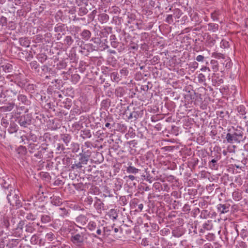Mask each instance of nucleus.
<instances>
[{"instance_id": "44", "label": "nucleus", "mask_w": 248, "mask_h": 248, "mask_svg": "<svg viewBox=\"0 0 248 248\" xmlns=\"http://www.w3.org/2000/svg\"><path fill=\"white\" fill-rule=\"evenodd\" d=\"M237 111L239 113V115L244 116L246 113V108H245V106H244L243 105L239 106L237 107Z\"/></svg>"}, {"instance_id": "6", "label": "nucleus", "mask_w": 248, "mask_h": 248, "mask_svg": "<svg viewBox=\"0 0 248 248\" xmlns=\"http://www.w3.org/2000/svg\"><path fill=\"white\" fill-rule=\"evenodd\" d=\"M238 235V232L236 228L231 230V232H227L226 238L227 240H230L231 241H234Z\"/></svg>"}, {"instance_id": "50", "label": "nucleus", "mask_w": 248, "mask_h": 248, "mask_svg": "<svg viewBox=\"0 0 248 248\" xmlns=\"http://www.w3.org/2000/svg\"><path fill=\"white\" fill-rule=\"evenodd\" d=\"M220 46L222 48H227L229 47V42L225 39H223L220 42Z\"/></svg>"}, {"instance_id": "5", "label": "nucleus", "mask_w": 248, "mask_h": 248, "mask_svg": "<svg viewBox=\"0 0 248 248\" xmlns=\"http://www.w3.org/2000/svg\"><path fill=\"white\" fill-rule=\"evenodd\" d=\"M42 214L41 215V222L43 224H46L50 222L53 217V216L46 210V211H42Z\"/></svg>"}, {"instance_id": "25", "label": "nucleus", "mask_w": 248, "mask_h": 248, "mask_svg": "<svg viewBox=\"0 0 248 248\" xmlns=\"http://www.w3.org/2000/svg\"><path fill=\"white\" fill-rule=\"evenodd\" d=\"M115 93L117 97H121L125 93V90L124 87H119L115 89Z\"/></svg>"}, {"instance_id": "14", "label": "nucleus", "mask_w": 248, "mask_h": 248, "mask_svg": "<svg viewBox=\"0 0 248 248\" xmlns=\"http://www.w3.org/2000/svg\"><path fill=\"white\" fill-rule=\"evenodd\" d=\"M88 220V218L87 217L83 215H80L76 218V221L81 225L86 224Z\"/></svg>"}, {"instance_id": "31", "label": "nucleus", "mask_w": 248, "mask_h": 248, "mask_svg": "<svg viewBox=\"0 0 248 248\" xmlns=\"http://www.w3.org/2000/svg\"><path fill=\"white\" fill-rule=\"evenodd\" d=\"M37 217V215L31 212H28L25 216V218L28 220L34 221Z\"/></svg>"}, {"instance_id": "49", "label": "nucleus", "mask_w": 248, "mask_h": 248, "mask_svg": "<svg viewBox=\"0 0 248 248\" xmlns=\"http://www.w3.org/2000/svg\"><path fill=\"white\" fill-rule=\"evenodd\" d=\"M46 150V148L42 147L41 149L37 152V153L34 155V156L39 158H42L43 157V153H44Z\"/></svg>"}, {"instance_id": "23", "label": "nucleus", "mask_w": 248, "mask_h": 248, "mask_svg": "<svg viewBox=\"0 0 248 248\" xmlns=\"http://www.w3.org/2000/svg\"><path fill=\"white\" fill-rule=\"evenodd\" d=\"M80 136L83 139L90 138L92 137L91 130L87 129L81 130Z\"/></svg>"}, {"instance_id": "54", "label": "nucleus", "mask_w": 248, "mask_h": 248, "mask_svg": "<svg viewBox=\"0 0 248 248\" xmlns=\"http://www.w3.org/2000/svg\"><path fill=\"white\" fill-rule=\"evenodd\" d=\"M172 233V235L175 237H179L183 234V233L178 229L173 230Z\"/></svg>"}, {"instance_id": "58", "label": "nucleus", "mask_w": 248, "mask_h": 248, "mask_svg": "<svg viewBox=\"0 0 248 248\" xmlns=\"http://www.w3.org/2000/svg\"><path fill=\"white\" fill-rule=\"evenodd\" d=\"M145 179L150 183H151L153 181L158 180V178L157 177L153 178V177H151L150 174H147Z\"/></svg>"}, {"instance_id": "47", "label": "nucleus", "mask_w": 248, "mask_h": 248, "mask_svg": "<svg viewBox=\"0 0 248 248\" xmlns=\"http://www.w3.org/2000/svg\"><path fill=\"white\" fill-rule=\"evenodd\" d=\"M210 216V212L207 210H203L201 211L200 217L203 219H206Z\"/></svg>"}, {"instance_id": "39", "label": "nucleus", "mask_w": 248, "mask_h": 248, "mask_svg": "<svg viewBox=\"0 0 248 248\" xmlns=\"http://www.w3.org/2000/svg\"><path fill=\"white\" fill-rule=\"evenodd\" d=\"M226 139L228 142L229 143H233V142H235V138L234 137V135L231 133H227L226 136Z\"/></svg>"}, {"instance_id": "52", "label": "nucleus", "mask_w": 248, "mask_h": 248, "mask_svg": "<svg viewBox=\"0 0 248 248\" xmlns=\"http://www.w3.org/2000/svg\"><path fill=\"white\" fill-rule=\"evenodd\" d=\"M138 48H139L138 45L133 42H130L128 46L129 50H137L138 49Z\"/></svg>"}, {"instance_id": "2", "label": "nucleus", "mask_w": 248, "mask_h": 248, "mask_svg": "<svg viewBox=\"0 0 248 248\" xmlns=\"http://www.w3.org/2000/svg\"><path fill=\"white\" fill-rule=\"evenodd\" d=\"M86 229L81 227L71 233L70 241L78 248L82 247L85 241Z\"/></svg>"}, {"instance_id": "19", "label": "nucleus", "mask_w": 248, "mask_h": 248, "mask_svg": "<svg viewBox=\"0 0 248 248\" xmlns=\"http://www.w3.org/2000/svg\"><path fill=\"white\" fill-rule=\"evenodd\" d=\"M17 100L25 105H29L31 103L30 100L28 99L27 97L25 95L22 94H19L18 95Z\"/></svg>"}, {"instance_id": "33", "label": "nucleus", "mask_w": 248, "mask_h": 248, "mask_svg": "<svg viewBox=\"0 0 248 248\" xmlns=\"http://www.w3.org/2000/svg\"><path fill=\"white\" fill-rule=\"evenodd\" d=\"M220 15H221V12L219 10H215L214 12L211 13V16L212 19L214 21H217L218 19V17L219 16H220Z\"/></svg>"}, {"instance_id": "12", "label": "nucleus", "mask_w": 248, "mask_h": 248, "mask_svg": "<svg viewBox=\"0 0 248 248\" xmlns=\"http://www.w3.org/2000/svg\"><path fill=\"white\" fill-rule=\"evenodd\" d=\"M235 138V142H240L243 139V130L241 128L236 129L235 131L232 133Z\"/></svg>"}, {"instance_id": "32", "label": "nucleus", "mask_w": 248, "mask_h": 248, "mask_svg": "<svg viewBox=\"0 0 248 248\" xmlns=\"http://www.w3.org/2000/svg\"><path fill=\"white\" fill-rule=\"evenodd\" d=\"M40 241L41 240H39V236L36 234L33 235L31 238V243L32 245L40 244Z\"/></svg>"}, {"instance_id": "46", "label": "nucleus", "mask_w": 248, "mask_h": 248, "mask_svg": "<svg viewBox=\"0 0 248 248\" xmlns=\"http://www.w3.org/2000/svg\"><path fill=\"white\" fill-rule=\"evenodd\" d=\"M45 237L49 241H52L56 238L55 234L52 232L47 233Z\"/></svg>"}, {"instance_id": "27", "label": "nucleus", "mask_w": 248, "mask_h": 248, "mask_svg": "<svg viewBox=\"0 0 248 248\" xmlns=\"http://www.w3.org/2000/svg\"><path fill=\"white\" fill-rule=\"evenodd\" d=\"M213 57L216 58V59H218V60H224L225 61H227L228 60V59L229 58L227 56H225V55H224L223 54L220 53H217V52H215V53H213L212 54V56Z\"/></svg>"}, {"instance_id": "42", "label": "nucleus", "mask_w": 248, "mask_h": 248, "mask_svg": "<svg viewBox=\"0 0 248 248\" xmlns=\"http://www.w3.org/2000/svg\"><path fill=\"white\" fill-rule=\"evenodd\" d=\"M65 148L62 144L58 143L56 147L57 153L61 154L62 153H64Z\"/></svg>"}, {"instance_id": "63", "label": "nucleus", "mask_w": 248, "mask_h": 248, "mask_svg": "<svg viewBox=\"0 0 248 248\" xmlns=\"http://www.w3.org/2000/svg\"><path fill=\"white\" fill-rule=\"evenodd\" d=\"M102 227H103L102 226H98L97 227L96 232L98 235H103V231Z\"/></svg>"}, {"instance_id": "10", "label": "nucleus", "mask_w": 248, "mask_h": 248, "mask_svg": "<svg viewBox=\"0 0 248 248\" xmlns=\"http://www.w3.org/2000/svg\"><path fill=\"white\" fill-rule=\"evenodd\" d=\"M213 227L212 220H207L203 224L202 227L200 229V232H204L205 231H209L212 229Z\"/></svg>"}, {"instance_id": "55", "label": "nucleus", "mask_w": 248, "mask_h": 248, "mask_svg": "<svg viewBox=\"0 0 248 248\" xmlns=\"http://www.w3.org/2000/svg\"><path fill=\"white\" fill-rule=\"evenodd\" d=\"M80 78V76L78 75L74 74L72 76V81L76 84L79 80Z\"/></svg>"}, {"instance_id": "15", "label": "nucleus", "mask_w": 248, "mask_h": 248, "mask_svg": "<svg viewBox=\"0 0 248 248\" xmlns=\"http://www.w3.org/2000/svg\"><path fill=\"white\" fill-rule=\"evenodd\" d=\"M242 193V191L239 189H237L235 190L232 193V199L235 201H240L243 198Z\"/></svg>"}, {"instance_id": "29", "label": "nucleus", "mask_w": 248, "mask_h": 248, "mask_svg": "<svg viewBox=\"0 0 248 248\" xmlns=\"http://www.w3.org/2000/svg\"><path fill=\"white\" fill-rule=\"evenodd\" d=\"M91 33L90 31L84 30L81 33L82 38L85 40H88L91 37Z\"/></svg>"}, {"instance_id": "9", "label": "nucleus", "mask_w": 248, "mask_h": 248, "mask_svg": "<svg viewBox=\"0 0 248 248\" xmlns=\"http://www.w3.org/2000/svg\"><path fill=\"white\" fill-rule=\"evenodd\" d=\"M108 52V62H116L118 61L119 57L115 50L109 49Z\"/></svg>"}, {"instance_id": "37", "label": "nucleus", "mask_w": 248, "mask_h": 248, "mask_svg": "<svg viewBox=\"0 0 248 248\" xmlns=\"http://www.w3.org/2000/svg\"><path fill=\"white\" fill-rule=\"evenodd\" d=\"M103 231V235L104 236H108L110 234V232L112 230H113V226H111L110 227H102Z\"/></svg>"}, {"instance_id": "36", "label": "nucleus", "mask_w": 248, "mask_h": 248, "mask_svg": "<svg viewBox=\"0 0 248 248\" xmlns=\"http://www.w3.org/2000/svg\"><path fill=\"white\" fill-rule=\"evenodd\" d=\"M111 78L113 81L118 82L121 80V78L119 74L116 72H113L111 75Z\"/></svg>"}, {"instance_id": "38", "label": "nucleus", "mask_w": 248, "mask_h": 248, "mask_svg": "<svg viewBox=\"0 0 248 248\" xmlns=\"http://www.w3.org/2000/svg\"><path fill=\"white\" fill-rule=\"evenodd\" d=\"M173 16L175 18H179L183 14L182 11L178 9L175 8L173 10Z\"/></svg>"}, {"instance_id": "57", "label": "nucleus", "mask_w": 248, "mask_h": 248, "mask_svg": "<svg viewBox=\"0 0 248 248\" xmlns=\"http://www.w3.org/2000/svg\"><path fill=\"white\" fill-rule=\"evenodd\" d=\"M199 206L202 208H206L208 206V202L206 201H201L199 203Z\"/></svg>"}, {"instance_id": "48", "label": "nucleus", "mask_w": 248, "mask_h": 248, "mask_svg": "<svg viewBox=\"0 0 248 248\" xmlns=\"http://www.w3.org/2000/svg\"><path fill=\"white\" fill-rule=\"evenodd\" d=\"M2 67L5 72H10L13 69L12 65L9 63H7L5 65H2Z\"/></svg>"}, {"instance_id": "53", "label": "nucleus", "mask_w": 248, "mask_h": 248, "mask_svg": "<svg viewBox=\"0 0 248 248\" xmlns=\"http://www.w3.org/2000/svg\"><path fill=\"white\" fill-rule=\"evenodd\" d=\"M73 148L68 147L67 149H71L73 152H77L79 150V145L78 144L75 142H72L71 144Z\"/></svg>"}, {"instance_id": "22", "label": "nucleus", "mask_w": 248, "mask_h": 248, "mask_svg": "<svg viewBox=\"0 0 248 248\" xmlns=\"http://www.w3.org/2000/svg\"><path fill=\"white\" fill-rule=\"evenodd\" d=\"M19 42L22 46L28 47L30 46V40L27 37H21L19 39Z\"/></svg>"}, {"instance_id": "41", "label": "nucleus", "mask_w": 248, "mask_h": 248, "mask_svg": "<svg viewBox=\"0 0 248 248\" xmlns=\"http://www.w3.org/2000/svg\"><path fill=\"white\" fill-rule=\"evenodd\" d=\"M109 216L113 220H114L116 219L118 217V214L117 211L114 209H111L109 211Z\"/></svg>"}, {"instance_id": "62", "label": "nucleus", "mask_w": 248, "mask_h": 248, "mask_svg": "<svg viewBox=\"0 0 248 248\" xmlns=\"http://www.w3.org/2000/svg\"><path fill=\"white\" fill-rule=\"evenodd\" d=\"M7 18L6 17L2 16L0 18V24L2 26H6L7 25Z\"/></svg>"}, {"instance_id": "24", "label": "nucleus", "mask_w": 248, "mask_h": 248, "mask_svg": "<svg viewBox=\"0 0 248 248\" xmlns=\"http://www.w3.org/2000/svg\"><path fill=\"white\" fill-rule=\"evenodd\" d=\"M15 105V103L10 102L2 106L1 108L3 111H10L14 108Z\"/></svg>"}, {"instance_id": "64", "label": "nucleus", "mask_w": 248, "mask_h": 248, "mask_svg": "<svg viewBox=\"0 0 248 248\" xmlns=\"http://www.w3.org/2000/svg\"><path fill=\"white\" fill-rule=\"evenodd\" d=\"M198 81L200 83H202L205 80V76L202 73H201L198 75Z\"/></svg>"}, {"instance_id": "8", "label": "nucleus", "mask_w": 248, "mask_h": 248, "mask_svg": "<svg viewBox=\"0 0 248 248\" xmlns=\"http://www.w3.org/2000/svg\"><path fill=\"white\" fill-rule=\"evenodd\" d=\"M39 223L34 222H29L25 226V232L28 233H33L36 229V226H39Z\"/></svg>"}, {"instance_id": "45", "label": "nucleus", "mask_w": 248, "mask_h": 248, "mask_svg": "<svg viewBox=\"0 0 248 248\" xmlns=\"http://www.w3.org/2000/svg\"><path fill=\"white\" fill-rule=\"evenodd\" d=\"M82 124L80 122H76L72 124V128L74 130H79L82 127Z\"/></svg>"}, {"instance_id": "3", "label": "nucleus", "mask_w": 248, "mask_h": 248, "mask_svg": "<svg viewBox=\"0 0 248 248\" xmlns=\"http://www.w3.org/2000/svg\"><path fill=\"white\" fill-rule=\"evenodd\" d=\"M17 122L21 127H27L31 124L32 118L29 114H24L17 118Z\"/></svg>"}, {"instance_id": "30", "label": "nucleus", "mask_w": 248, "mask_h": 248, "mask_svg": "<svg viewBox=\"0 0 248 248\" xmlns=\"http://www.w3.org/2000/svg\"><path fill=\"white\" fill-rule=\"evenodd\" d=\"M221 158V155L219 153L216 152H211V155L210 156V159H213L214 160H217L219 161Z\"/></svg>"}, {"instance_id": "18", "label": "nucleus", "mask_w": 248, "mask_h": 248, "mask_svg": "<svg viewBox=\"0 0 248 248\" xmlns=\"http://www.w3.org/2000/svg\"><path fill=\"white\" fill-rule=\"evenodd\" d=\"M219 166L218 161L210 159L208 162V167L212 170H217Z\"/></svg>"}, {"instance_id": "16", "label": "nucleus", "mask_w": 248, "mask_h": 248, "mask_svg": "<svg viewBox=\"0 0 248 248\" xmlns=\"http://www.w3.org/2000/svg\"><path fill=\"white\" fill-rule=\"evenodd\" d=\"M110 44L111 46L113 48H117L119 46L120 43L117 40L115 35L112 34L109 37Z\"/></svg>"}, {"instance_id": "11", "label": "nucleus", "mask_w": 248, "mask_h": 248, "mask_svg": "<svg viewBox=\"0 0 248 248\" xmlns=\"http://www.w3.org/2000/svg\"><path fill=\"white\" fill-rule=\"evenodd\" d=\"M70 210L66 209L64 207H60L57 209V212L59 215L60 217L64 218L69 216Z\"/></svg>"}, {"instance_id": "26", "label": "nucleus", "mask_w": 248, "mask_h": 248, "mask_svg": "<svg viewBox=\"0 0 248 248\" xmlns=\"http://www.w3.org/2000/svg\"><path fill=\"white\" fill-rule=\"evenodd\" d=\"M18 127L15 123L13 122L10 124V126L8 129V131L10 134L16 133L17 131Z\"/></svg>"}, {"instance_id": "28", "label": "nucleus", "mask_w": 248, "mask_h": 248, "mask_svg": "<svg viewBox=\"0 0 248 248\" xmlns=\"http://www.w3.org/2000/svg\"><path fill=\"white\" fill-rule=\"evenodd\" d=\"M98 20L102 23H106L109 20V16L106 14L102 13L99 15Z\"/></svg>"}, {"instance_id": "13", "label": "nucleus", "mask_w": 248, "mask_h": 248, "mask_svg": "<svg viewBox=\"0 0 248 248\" xmlns=\"http://www.w3.org/2000/svg\"><path fill=\"white\" fill-rule=\"evenodd\" d=\"M50 202L55 206H60L62 203V199L59 196L55 195L51 197Z\"/></svg>"}, {"instance_id": "40", "label": "nucleus", "mask_w": 248, "mask_h": 248, "mask_svg": "<svg viewBox=\"0 0 248 248\" xmlns=\"http://www.w3.org/2000/svg\"><path fill=\"white\" fill-rule=\"evenodd\" d=\"M64 44L68 46H70L73 44L74 40L71 36H66L64 40Z\"/></svg>"}, {"instance_id": "4", "label": "nucleus", "mask_w": 248, "mask_h": 248, "mask_svg": "<svg viewBox=\"0 0 248 248\" xmlns=\"http://www.w3.org/2000/svg\"><path fill=\"white\" fill-rule=\"evenodd\" d=\"M79 226L77 225L74 222L66 219L63 222L62 229L63 231L68 232L71 233L74 231H76Z\"/></svg>"}, {"instance_id": "43", "label": "nucleus", "mask_w": 248, "mask_h": 248, "mask_svg": "<svg viewBox=\"0 0 248 248\" xmlns=\"http://www.w3.org/2000/svg\"><path fill=\"white\" fill-rule=\"evenodd\" d=\"M218 25L215 23H209L208 25V30L209 31L215 32L218 30Z\"/></svg>"}, {"instance_id": "34", "label": "nucleus", "mask_w": 248, "mask_h": 248, "mask_svg": "<svg viewBox=\"0 0 248 248\" xmlns=\"http://www.w3.org/2000/svg\"><path fill=\"white\" fill-rule=\"evenodd\" d=\"M97 227L96 223L93 221H90L87 225V228L92 232L94 231Z\"/></svg>"}, {"instance_id": "59", "label": "nucleus", "mask_w": 248, "mask_h": 248, "mask_svg": "<svg viewBox=\"0 0 248 248\" xmlns=\"http://www.w3.org/2000/svg\"><path fill=\"white\" fill-rule=\"evenodd\" d=\"M165 21L169 24L172 23L173 22L172 15H167V16L165 19Z\"/></svg>"}, {"instance_id": "60", "label": "nucleus", "mask_w": 248, "mask_h": 248, "mask_svg": "<svg viewBox=\"0 0 248 248\" xmlns=\"http://www.w3.org/2000/svg\"><path fill=\"white\" fill-rule=\"evenodd\" d=\"M79 160L82 164H87L88 161V158L87 156L82 155L80 158Z\"/></svg>"}, {"instance_id": "61", "label": "nucleus", "mask_w": 248, "mask_h": 248, "mask_svg": "<svg viewBox=\"0 0 248 248\" xmlns=\"http://www.w3.org/2000/svg\"><path fill=\"white\" fill-rule=\"evenodd\" d=\"M119 130L123 133H124L127 130V127L124 124H120L119 126Z\"/></svg>"}, {"instance_id": "1", "label": "nucleus", "mask_w": 248, "mask_h": 248, "mask_svg": "<svg viewBox=\"0 0 248 248\" xmlns=\"http://www.w3.org/2000/svg\"><path fill=\"white\" fill-rule=\"evenodd\" d=\"M4 193L7 195L6 198L8 203L12 206H15L16 208L22 207V203L19 199L18 192L12 185L7 184L6 183L3 185Z\"/></svg>"}, {"instance_id": "51", "label": "nucleus", "mask_w": 248, "mask_h": 248, "mask_svg": "<svg viewBox=\"0 0 248 248\" xmlns=\"http://www.w3.org/2000/svg\"><path fill=\"white\" fill-rule=\"evenodd\" d=\"M153 187L158 192L162 190V184L159 182H155L153 185Z\"/></svg>"}, {"instance_id": "17", "label": "nucleus", "mask_w": 248, "mask_h": 248, "mask_svg": "<svg viewBox=\"0 0 248 248\" xmlns=\"http://www.w3.org/2000/svg\"><path fill=\"white\" fill-rule=\"evenodd\" d=\"M96 200L94 203V207L97 210L98 212H101L103 209L104 204L101 202V200L96 197Z\"/></svg>"}, {"instance_id": "20", "label": "nucleus", "mask_w": 248, "mask_h": 248, "mask_svg": "<svg viewBox=\"0 0 248 248\" xmlns=\"http://www.w3.org/2000/svg\"><path fill=\"white\" fill-rule=\"evenodd\" d=\"M72 139V137L68 134H63L61 135V139L65 143V145L68 146Z\"/></svg>"}, {"instance_id": "21", "label": "nucleus", "mask_w": 248, "mask_h": 248, "mask_svg": "<svg viewBox=\"0 0 248 248\" xmlns=\"http://www.w3.org/2000/svg\"><path fill=\"white\" fill-rule=\"evenodd\" d=\"M25 221V220H21L17 224L16 230V232L19 233V236L23 232V229L26 225Z\"/></svg>"}, {"instance_id": "7", "label": "nucleus", "mask_w": 248, "mask_h": 248, "mask_svg": "<svg viewBox=\"0 0 248 248\" xmlns=\"http://www.w3.org/2000/svg\"><path fill=\"white\" fill-rule=\"evenodd\" d=\"M217 209L221 214L227 213L230 211V204L227 202L220 203L217 205Z\"/></svg>"}, {"instance_id": "56", "label": "nucleus", "mask_w": 248, "mask_h": 248, "mask_svg": "<svg viewBox=\"0 0 248 248\" xmlns=\"http://www.w3.org/2000/svg\"><path fill=\"white\" fill-rule=\"evenodd\" d=\"M85 204L90 205L93 202V198L91 196H88L84 200Z\"/></svg>"}, {"instance_id": "35", "label": "nucleus", "mask_w": 248, "mask_h": 248, "mask_svg": "<svg viewBox=\"0 0 248 248\" xmlns=\"http://www.w3.org/2000/svg\"><path fill=\"white\" fill-rule=\"evenodd\" d=\"M139 170L131 166H128L126 169V172L128 173L136 174L138 173Z\"/></svg>"}]
</instances>
